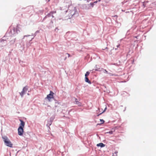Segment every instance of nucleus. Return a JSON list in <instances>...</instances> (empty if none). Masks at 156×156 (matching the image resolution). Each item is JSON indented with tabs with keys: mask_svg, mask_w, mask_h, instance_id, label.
<instances>
[{
	"mask_svg": "<svg viewBox=\"0 0 156 156\" xmlns=\"http://www.w3.org/2000/svg\"><path fill=\"white\" fill-rule=\"evenodd\" d=\"M2 137L6 146L10 147H12L13 144L6 136H2Z\"/></svg>",
	"mask_w": 156,
	"mask_h": 156,
	"instance_id": "1",
	"label": "nucleus"
},
{
	"mask_svg": "<svg viewBox=\"0 0 156 156\" xmlns=\"http://www.w3.org/2000/svg\"><path fill=\"white\" fill-rule=\"evenodd\" d=\"M54 93L52 91H50V94L47 95L46 97L45 98V99H47L48 101H51L52 99H54Z\"/></svg>",
	"mask_w": 156,
	"mask_h": 156,
	"instance_id": "2",
	"label": "nucleus"
},
{
	"mask_svg": "<svg viewBox=\"0 0 156 156\" xmlns=\"http://www.w3.org/2000/svg\"><path fill=\"white\" fill-rule=\"evenodd\" d=\"M24 132L23 128H19L18 129V134L21 136L23 135Z\"/></svg>",
	"mask_w": 156,
	"mask_h": 156,
	"instance_id": "3",
	"label": "nucleus"
},
{
	"mask_svg": "<svg viewBox=\"0 0 156 156\" xmlns=\"http://www.w3.org/2000/svg\"><path fill=\"white\" fill-rule=\"evenodd\" d=\"M27 90L28 88L27 86L24 87L23 88L22 92L20 93V95L22 97H23V95L25 93Z\"/></svg>",
	"mask_w": 156,
	"mask_h": 156,
	"instance_id": "4",
	"label": "nucleus"
},
{
	"mask_svg": "<svg viewBox=\"0 0 156 156\" xmlns=\"http://www.w3.org/2000/svg\"><path fill=\"white\" fill-rule=\"evenodd\" d=\"M19 120L20 123L19 125V128H23L25 125V122L21 119H19Z\"/></svg>",
	"mask_w": 156,
	"mask_h": 156,
	"instance_id": "5",
	"label": "nucleus"
},
{
	"mask_svg": "<svg viewBox=\"0 0 156 156\" xmlns=\"http://www.w3.org/2000/svg\"><path fill=\"white\" fill-rule=\"evenodd\" d=\"M107 108H105L104 110H103L102 108H98V109L99 111V115L102 114L105 111Z\"/></svg>",
	"mask_w": 156,
	"mask_h": 156,
	"instance_id": "6",
	"label": "nucleus"
},
{
	"mask_svg": "<svg viewBox=\"0 0 156 156\" xmlns=\"http://www.w3.org/2000/svg\"><path fill=\"white\" fill-rule=\"evenodd\" d=\"M52 122L48 120V123L47 124L46 126L47 127H48L49 129H50V126L51 125Z\"/></svg>",
	"mask_w": 156,
	"mask_h": 156,
	"instance_id": "7",
	"label": "nucleus"
},
{
	"mask_svg": "<svg viewBox=\"0 0 156 156\" xmlns=\"http://www.w3.org/2000/svg\"><path fill=\"white\" fill-rule=\"evenodd\" d=\"M85 80L86 82L88 83L89 84H91V82L89 80L88 78L87 77H85Z\"/></svg>",
	"mask_w": 156,
	"mask_h": 156,
	"instance_id": "8",
	"label": "nucleus"
},
{
	"mask_svg": "<svg viewBox=\"0 0 156 156\" xmlns=\"http://www.w3.org/2000/svg\"><path fill=\"white\" fill-rule=\"evenodd\" d=\"M55 118V116L54 115H53L48 120L52 122L54 120V119Z\"/></svg>",
	"mask_w": 156,
	"mask_h": 156,
	"instance_id": "9",
	"label": "nucleus"
},
{
	"mask_svg": "<svg viewBox=\"0 0 156 156\" xmlns=\"http://www.w3.org/2000/svg\"><path fill=\"white\" fill-rule=\"evenodd\" d=\"M97 146H100L101 147H104L105 145L102 143H100L97 144Z\"/></svg>",
	"mask_w": 156,
	"mask_h": 156,
	"instance_id": "10",
	"label": "nucleus"
},
{
	"mask_svg": "<svg viewBox=\"0 0 156 156\" xmlns=\"http://www.w3.org/2000/svg\"><path fill=\"white\" fill-rule=\"evenodd\" d=\"M118 151H115L113 154L112 156H117Z\"/></svg>",
	"mask_w": 156,
	"mask_h": 156,
	"instance_id": "11",
	"label": "nucleus"
},
{
	"mask_svg": "<svg viewBox=\"0 0 156 156\" xmlns=\"http://www.w3.org/2000/svg\"><path fill=\"white\" fill-rule=\"evenodd\" d=\"M90 74V72H87L85 74V77H87Z\"/></svg>",
	"mask_w": 156,
	"mask_h": 156,
	"instance_id": "12",
	"label": "nucleus"
},
{
	"mask_svg": "<svg viewBox=\"0 0 156 156\" xmlns=\"http://www.w3.org/2000/svg\"><path fill=\"white\" fill-rule=\"evenodd\" d=\"M97 1L94 2H91L90 3V5L92 7H93L94 3H96Z\"/></svg>",
	"mask_w": 156,
	"mask_h": 156,
	"instance_id": "13",
	"label": "nucleus"
},
{
	"mask_svg": "<svg viewBox=\"0 0 156 156\" xmlns=\"http://www.w3.org/2000/svg\"><path fill=\"white\" fill-rule=\"evenodd\" d=\"M56 13V11L55 12H51L50 14H48L47 15V16H48V17H50L51 16V13L52 14H52L54 13Z\"/></svg>",
	"mask_w": 156,
	"mask_h": 156,
	"instance_id": "14",
	"label": "nucleus"
},
{
	"mask_svg": "<svg viewBox=\"0 0 156 156\" xmlns=\"http://www.w3.org/2000/svg\"><path fill=\"white\" fill-rule=\"evenodd\" d=\"M32 108H30V109L28 110H27V112H28L29 111H30V112H29V113H31V112H32L31 111H32Z\"/></svg>",
	"mask_w": 156,
	"mask_h": 156,
	"instance_id": "15",
	"label": "nucleus"
},
{
	"mask_svg": "<svg viewBox=\"0 0 156 156\" xmlns=\"http://www.w3.org/2000/svg\"><path fill=\"white\" fill-rule=\"evenodd\" d=\"M75 102H76V104H79V102L78 101H77V99L76 98H75Z\"/></svg>",
	"mask_w": 156,
	"mask_h": 156,
	"instance_id": "16",
	"label": "nucleus"
},
{
	"mask_svg": "<svg viewBox=\"0 0 156 156\" xmlns=\"http://www.w3.org/2000/svg\"><path fill=\"white\" fill-rule=\"evenodd\" d=\"M106 133H110V134H112L113 133V131H109L108 132H107Z\"/></svg>",
	"mask_w": 156,
	"mask_h": 156,
	"instance_id": "17",
	"label": "nucleus"
},
{
	"mask_svg": "<svg viewBox=\"0 0 156 156\" xmlns=\"http://www.w3.org/2000/svg\"><path fill=\"white\" fill-rule=\"evenodd\" d=\"M100 121L101 122V124L103 123L104 122V121L103 119H100Z\"/></svg>",
	"mask_w": 156,
	"mask_h": 156,
	"instance_id": "18",
	"label": "nucleus"
},
{
	"mask_svg": "<svg viewBox=\"0 0 156 156\" xmlns=\"http://www.w3.org/2000/svg\"><path fill=\"white\" fill-rule=\"evenodd\" d=\"M104 70L105 71V72L106 73H108V72L106 69H105Z\"/></svg>",
	"mask_w": 156,
	"mask_h": 156,
	"instance_id": "19",
	"label": "nucleus"
},
{
	"mask_svg": "<svg viewBox=\"0 0 156 156\" xmlns=\"http://www.w3.org/2000/svg\"><path fill=\"white\" fill-rule=\"evenodd\" d=\"M109 74H110V75H113L112 74V73H109Z\"/></svg>",
	"mask_w": 156,
	"mask_h": 156,
	"instance_id": "20",
	"label": "nucleus"
},
{
	"mask_svg": "<svg viewBox=\"0 0 156 156\" xmlns=\"http://www.w3.org/2000/svg\"><path fill=\"white\" fill-rule=\"evenodd\" d=\"M137 37L138 36H136V37H134L136 38H137Z\"/></svg>",
	"mask_w": 156,
	"mask_h": 156,
	"instance_id": "21",
	"label": "nucleus"
},
{
	"mask_svg": "<svg viewBox=\"0 0 156 156\" xmlns=\"http://www.w3.org/2000/svg\"><path fill=\"white\" fill-rule=\"evenodd\" d=\"M119 45H117V48H118V47H119Z\"/></svg>",
	"mask_w": 156,
	"mask_h": 156,
	"instance_id": "22",
	"label": "nucleus"
},
{
	"mask_svg": "<svg viewBox=\"0 0 156 156\" xmlns=\"http://www.w3.org/2000/svg\"><path fill=\"white\" fill-rule=\"evenodd\" d=\"M51 135L52 136H53V135H52V134H51Z\"/></svg>",
	"mask_w": 156,
	"mask_h": 156,
	"instance_id": "23",
	"label": "nucleus"
},
{
	"mask_svg": "<svg viewBox=\"0 0 156 156\" xmlns=\"http://www.w3.org/2000/svg\"><path fill=\"white\" fill-rule=\"evenodd\" d=\"M52 15V17H54V16H53Z\"/></svg>",
	"mask_w": 156,
	"mask_h": 156,
	"instance_id": "24",
	"label": "nucleus"
}]
</instances>
